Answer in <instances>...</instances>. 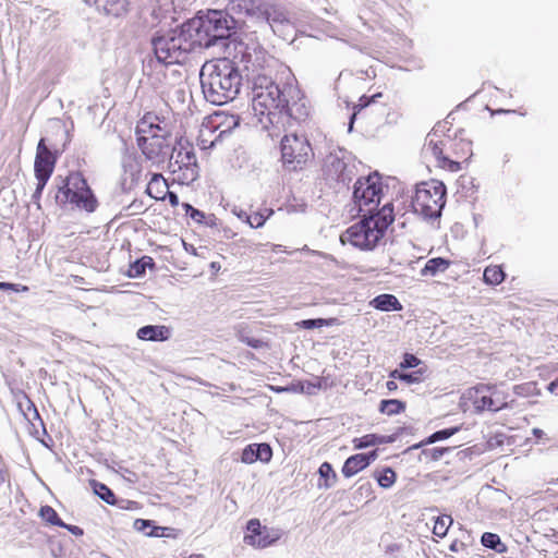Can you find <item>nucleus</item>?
Masks as SVG:
<instances>
[{"mask_svg": "<svg viewBox=\"0 0 558 558\" xmlns=\"http://www.w3.org/2000/svg\"><path fill=\"white\" fill-rule=\"evenodd\" d=\"M134 527L137 531L144 532L146 535H154L153 531H147L148 527H151V522L144 519H137L134 522Z\"/></svg>", "mask_w": 558, "mask_h": 558, "instance_id": "8fccbe9b", "label": "nucleus"}, {"mask_svg": "<svg viewBox=\"0 0 558 558\" xmlns=\"http://www.w3.org/2000/svg\"><path fill=\"white\" fill-rule=\"evenodd\" d=\"M335 322H336V318H329V319L315 318V319H304V320L300 322L299 325L305 329H315V328H320L324 326H331Z\"/></svg>", "mask_w": 558, "mask_h": 558, "instance_id": "79ce46f5", "label": "nucleus"}, {"mask_svg": "<svg viewBox=\"0 0 558 558\" xmlns=\"http://www.w3.org/2000/svg\"><path fill=\"white\" fill-rule=\"evenodd\" d=\"M247 533L244 535V543L255 548H266L276 543L279 533L263 526L258 519H251L246 523Z\"/></svg>", "mask_w": 558, "mask_h": 558, "instance_id": "4468645a", "label": "nucleus"}, {"mask_svg": "<svg viewBox=\"0 0 558 558\" xmlns=\"http://www.w3.org/2000/svg\"><path fill=\"white\" fill-rule=\"evenodd\" d=\"M153 266H154L153 258L149 256H143L142 258L135 260L134 263H132L130 265L129 270H128V276L130 278H140L145 274L147 267H153Z\"/></svg>", "mask_w": 558, "mask_h": 558, "instance_id": "cd10ccee", "label": "nucleus"}, {"mask_svg": "<svg viewBox=\"0 0 558 558\" xmlns=\"http://www.w3.org/2000/svg\"><path fill=\"white\" fill-rule=\"evenodd\" d=\"M157 131H161L158 125H149V134L141 135L143 130H137V145L147 160L154 166H160L165 163L173 150L172 136L169 133L159 134Z\"/></svg>", "mask_w": 558, "mask_h": 558, "instance_id": "9d476101", "label": "nucleus"}, {"mask_svg": "<svg viewBox=\"0 0 558 558\" xmlns=\"http://www.w3.org/2000/svg\"><path fill=\"white\" fill-rule=\"evenodd\" d=\"M468 398L472 401L477 412L493 411L492 386L481 384L468 390Z\"/></svg>", "mask_w": 558, "mask_h": 558, "instance_id": "6ab92c4d", "label": "nucleus"}, {"mask_svg": "<svg viewBox=\"0 0 558 558\" xmlns=\"http://www.w3.org/2000/svg\"><path fill=\"white\" fill-rule=\"evenodd\" d=\"M5 482H9V473L0 457V486Z\"/></svg>", "mask_w": 558, "mask_h": 558, "instance_id": "864d4df0", "label": "nucleus"}, {"mask_svg": "<svg viewBox=\"0 0 558 558\" xmlns=\"http://www.w3.org/2000/svg\"><path fill=\"white\" fill-rule=\"evenodd\" d=\"M458 430H459V427H451V428H445V429L437 430V432L433 433L429 437H427L425 440L409 447L408 450L411 451V450L421 448L423 445L434 444L439 440L448 439L449 437L454 435Z\"/></svg>", "mask_w": 558, "mask_h": 558, "instance_id": "bb28decb", "label": "nucleus"}, {"mask_svg": "<svg viewBox=\"0 0 558 558\" xmlns=\"http://www.w3.org/2000/svg\"><path fill=\"white\" fill-rule=\"evenodd\" d=\"M439 165L441 167L448 168L452 172H457L461 169L460 162L453 161L446 156L442 158V160L439 162Z\"/></svg>", "mask_w": 558, "mask_h": 558, "instance_id": "3c124183", "label": "nucleus"}, {"mask_svg": "<svg viewBox=\"0 0 558 558\" xmlns=\"http://www.w3.org/2000/svg\"><path fill=\"white\" fill-rule=\"evenodd\" d=\"M189 558H205L202 554L190 555Z\"/></svg>", "mask_w": 558, "mask_h": 558, "instance_id": "774afa93", "label": "nucleus"}, {"mask_svg": "<svg viewBox=\"0 0 558 558\" xmlns=\"http://www.w3.org/2000/svg\"><path fill=\"white\" fill-rule=\"evenodd\" d=\"M266 217L260 213H254L253 215L246 216V222L252 228H260L264 226Z\"/></svg>", "mask_w": 558, "mask_h": 558, "instance_id": "49530a36", "label": "nucleus"}, {"mask_svg": "<svg viewBox=\"0 0 558 558\" xmlns=\"http://www.w3.org/2000/svg\"><path fill=\"white\" fill-rule=\"evenodd\" d=\"M199 81L205 99L220 106L236 98L243 78L234 62L228 58H221L203 64Z\"/></svg>", "mask_w": 558, "mask_h": 558, "instance_id": "f257e3e1", "label": "nucleus"}, {"mask_svg": "<svg viewBox=\"0 0 558 558\" xmlns=\"http://www.w3.org/2000/svg\"><path fill=\"white\" fill-rule=\"evenodd\" d=\"M492 398L494 402L493 412H497L508 407L507 395L498 390L496 386H492Z\"/></svg>", "mask_w": 558, "mask_h": 558, "instance_id": "a19ab883", "label": "nucleus"}, {"mask_svg": "<svg viewBox=\"0 0 558 558\" xmlns=\"http://www.w3.org/2000/svg\"><path fill=\"white\" fill-rule=\"evenodd\" d=\"M123 9V0H102L96 10L107 15L118 16Z\"/></svg>", "mask_w": 558, "mask_h": 558, "instance_id": "473e14b6", "label": "nucleus"}, {"mask_svg": "<svg viewBox=\"0 0 558 558\" xmlns=\"http://www.w3.org/2000/svg\"><path fill=\"white\" fill-rule=\"evenodd\" d=\"M320 482L318 483L319 488L328 489L332 487L337 482V473L329 462H324L318 469Z\"/></svg>", "mask_w": 558, "mask_h": 558, "instance_id": "a878e982", "label": "nucleus"}, {"mask_svg": "<svg viewBox=\"0 0 558 558\" xmlns=\"http://www.w3.org/2000/svg\"><path fill=\"white\" fill-rule=\"evenodd\" d=\"M397 439L396 435L379 436L376 434H367L360 438L353 439L354 449H364L375 445L391 444Z\"/></svg>", "mask_w": 558, "mask_h": 558, "instance_id": "b1692460", "label": "nucleus"}, {"mask_svg": "<svg viewBox=\"0 0 558 558\" xmlns=\"http://www.w3.org/2000/svg\"><path fill=\"white\" fill-rule=\"evenodd\" d=\"M210 269L214 271H218L220 269V264L218 262H211Z\"/></svg>", "mask_w": 558, "mask_h": 558, "instance_id": "69168bd1", "label": "nucleus"}, {"mask_svg": "<svg viewBox=\"0 0 558 558\" xmlns=\"http://www.w3.org/2000/svg\"><path fill=\"white\" fill-rule=\"evenodd\" d=\"M396 477V472L391 468H385L376 478L380 487L390 488L395 484Z\"/></svg>", "mask_w": 558, "mask_h": 558, "instance_id": "ea45409f", "label": "nucleus"}, {"mask_svg": "<svg viewBox=\"0 0 558 558\" xmlns=\"http://www.w3.org/2000/svg\"><path fill=\"white\" fill-rule=\"evenodd\" d=\"M92 486L94 489V493L104 501H106L108 505H114L116 504V496L113 492L105 484L93 481Z\"/></svg>", "mask_w": 558, "mask_h": 558, "instance_id": "72a5a7b5", "label": "nucleus"}, {"mask_svg": "<svg viewBox=\"0 0 558 558\" xmlns=\"http://www.w3.org/2000/svg\"><path fill=\"white\" fill-rule=\"evenodd\" d=\"M57 180H59L54 194L57 205L63 207L66 204H73L86 213L96 210L98 201L82 173L71 172L66 178L58 177Z\"/></svg>", "mask_w": 558, "mask_h": 558, "instance_id": "423d86ee", "label": "nucleus"}, {"mask_svg": "<svg viewBox=\"0 0 558 558\" xmlns=\"http://www.w3.org/2000/svg\"><path fill=\"white\" fill-rule=\"evenodd\" d=\"M371 305L383 312L401 311L402 305L393 294H379L371 301Z\"/></svg>", "mask_w": 558, "mask_h": 558, "instance_id": "393cba45", "label": "nucleus"}, {"mask_svg": "<svg viewBox=\"0 0 558 558\" xmlns=\"http://www.w3.org/2000/svg\"><path fill=\"white\" fill-rule=\"evenodd\" d=\"M215 141H216V140L210 141V143L207 145V140L202 138V140H201V147H202L203 149L208 148V147H213V146L215 145Z\"/></svg>", "mask_w": 558, "mask_h": 558, "instance_id": "052dcab7", "label": "nucleus"}, {"mask_svg": "<svg viewBox=\"0 0 558 558\" xmlns=\"http://www.w3.org/2000/svg\"><path fill=\"white\" fill-rule=\"evenodd\" d=\"M380 178L377 172L356 180L353 189V202L359 214L375 215L381 195Z\"/></svg>", "mask_w": 558, "mask_h": 558, "instance_id": "9b49d317", "label": "nucleus"}, {"mask_svg": "<svg viewBox=\"0 0 558 558\" xmlns=\"http://www.w3.org/2000/svg\"><path fill=\"white\" fill-rule=\"evenodd\" d=\"M288 22V13L284 8L269 1L264 23L268 24L274 33H276L279 26Z\"/></svg>", "mask_w": 558, "mask_h": 558, "instance_id": "5701e85b", "label": "nucleus"}, {"mask_svg": "<svg viewBox=\"0 0 558 558\" xmlns=\"http://www.w3.org/2000/svg\"><path fill=\"white\" fill-rule=\"evenodd\" d=\"M36 179H37V186L32 196V201L34 204H36L37 208H40L39 199H40L41 193H43L49 179H46L43 177H36Z\"/></svg>", "mask_w": 558, "mask_h": 558, "instance_id": "c03bdc74", "label": "nucleus"}, {"mask_svg": "<svg viewBox=\"0 0 558 558\" xmlns=\"http://www.w3.org/2000/svg\"><path fill=\"white\" fill-rule=\"evenodd\" d=\"M405 410V403L398 399L381 400L379 411L386 415H396Z\"/></svg>", "mask_w": 558, "mask_h": 558, "instance_id": "c85d7f7f", "label": "nucleus"}, {"mask_svg": "<svg viewBox=\"0 0 558 558\" xmlns=\"http://www.w3.org/2000/svg\"><path fill=\"white\" fill-rule=\"evenodd\" d=\"M313 156L312 146L304 134L295 132L286 134L281 138V159L283 165L295 170L306 163Z\"/></svg>", "mask_w": 558, "mask_h": 558, "instance_id": "ddd939ff", "label": "nucleus"}, {"mask_svg": "<svg viewBox=\"0 0 558 558\" xmlns=\"http://www.w3.org/2000/svg\"><path fill=\"white\" fill-rule=\"evenodd\" d=\"M233 59L234 65H242L243 71H246V76L252 81L253 76L260 74L259 71L264 70L267 61L268 53L263 46L252 36L244 38L233 39Z\"/></svg>", "mask_w": 558, "mask_h": 558, "instance_id": "6e6552de", "label": "nucleus"}, {"mask_svg": "<svg viewBox=\"0 0 558 558\" xmlns=\"http://www.w3.org/2000/svg\"><path fill=\"white\" fill-rule=\"evenodd\" d=\"M444 132V126L440 124L436 125L430 133L427 134L424 144V151L430 153L440 162L444 156V148L451 140H439L438 133Z\"/></svg>", "mask_w": 558, "mask_h": 558, "instance_id": "aec40b11", "label": "nucleus"}, {"mask_svg": "<svg viewBox=\"0 0 558 558\" xmlns=\"http://www.w3.org/2000/svg\"><path fill=\"white\" fill-rule=\"evenodd\" d=\"M63 527L66 529L69 532H71L75 536L83 535V530L77 525L65 524V526H63Z\"/></svg>", "mask_w": 558, "mask_h": 558, "instance_id": "5fc2aeb1", "label": "nucleus"}, {"mask_svg": "<svg viewBox=\"0 0 558 558\" xmlns=\"http://www.w3.org/2000/svg\"><path fill=\"white\" fill-rule=\"evenodd\" d=\"M484 281L488 284H499L505 279V274L500 266H488L484 270Z\"/></svg>", "mask_w": 558, "mask_h": 558, "instance_id": "f704fd0d", "label": "nucleus"}, {"mask_svg": "<svg viewBox=\"0 0 558 558\" xmlns=\"http://www.w3.org/2000/svg\"><path fill=\"white\" fill-rule=\"evenodd\" d=\"M386 386L389 391H395L398 389V385L395 380H388Z\"/></svg>", "mask_w": 558, "mask_h": 558, "instance_id": "bf43d9fd", "label": "nucleus"}, {"mask_svg": "<svg viewBox=\"0 0 558 558\" xmlns=\"http://www.w3.org/2000/svg\"><path fill=\"white\" fill-rule=\"evenodd\" d=\"M389 376L395 378V379H399L400 380V376H403V373L400 372L399 369H395V371L390 372Z\"/></svg>", "mask_w": 558, "mask_h": 558, "instance_id": "680f3d73", "label": "nucleus"}, {"mask_svg": "<svg viewBox=\"0 0 558 558\" xmlns=\"http://www.w3.org/2000/svg\"><path fill=\"white\" fill-rule=\"evenodd\" d=\"M136 336L145 341H166L170 338V328L163 325H146L141 327Z\"/></svg>", "mask_w": 558, "mask_h": 558, "instance_id": "4be33fe9", "label": "nucleus"}, {"mask_svg": "<svg viewBox=\"0 0 558 558\" xmlns=\"http://www.w3.org/2000/svg\"><path fill=\"white\" fill-rule=\"evenodd\" d=\"M310 116V106L303 94L298 87L288 86V101L281 111L272 113L275 122L272 131L269 133L271 137L279 136L281 131H287L292 126L293 122H302Z\"/></svg>", "mask_w": 558, "mask_h": 558, "instance_id": "1a4fd4ad", "label": "nucleus"}, {"mask_svg": "<svg viewBox=\"0 0 558 558\" xmlns=\"http://www.w3.org/2000/svg\"><path fill=\"white\" fill-rule=\"evenodd\" d=\"M0 290H3V291L12 290L15 292H20V291H27L28 288L26 286H21V284L11 283V282H0Z\"/></svg>", "mask_w": 558, "mask_h": 558, "instance_id": "603ef678", "label": "nucleus"}, {"mask_svg": "<svg viewBox=\"0 0 558 558\" xmlns=\"http://www.w3.org/2000/svg\"><path fill=\"white\" fill-rule=\"evenodd\" d=\"M446 186L440 181L420 183L412 201L414 213L426 220L439 219L446 204Z\"/></svg>", "mask_w": 558, "mask_h": 558, "instance_id": "0eeeda50", "label": "nucleus"}, {"mask_svg": "<svg viewBox=\"0 0 558 558\" xmlns=\"http://www.w3.org/2000/svg\"><path fill=\"white\" fill-rule=\"evenodd\" d=\"M268 2L266 0H231L227 10L233 14L244 15L253 21L264 23Z\"/></svg>", "mask_w": 558, "mask_h": 558, "instance_id": "dca6fc26", "label": "nucleus"}, {"mask_svg": "<svg viewBox=\"0 0 558 558\" xmlns=\"http://www.w3.org/2000/svg\"><path fill=\"white\" fill-rule=\"evenodd\" d=\"M548 390L551 393L558 395V378L548 385Z\"/></svg>", "mask_w": 558, "mask_h": 558, "instance_id": "13d9d810", "label": "nucleus"}, {"mask_svg": "<svg viewBox=\"0 0 558 558\" xmlns=\"http://www.w3.org/2000/svg\"><path fill=\"white\" fill-rule=\"evenodd\" d=\"M377 450L366 453H356L349 457L342 466V474L344 477H352L360 471L366 469L373 461L377 459Z\"/></svg>", "mask_w": 558, "mask_h": 558, "instance_id": "a211bd4d", "label": "nucleus"}, {"mask_svg": "<svg viewBox=\"0 0 558 558\" xmlns=\"http://www.w3.org/2000/svg\"><path fill=\"white\" fill-rule=\"evenodd\" d=\"M453 520L450 515H440L436 519L433 533L438 537H445Z\"/></svg>", "mask_w": 558, "mask_h": 558, "instance_id": "e433bc0d", "label": "nucleus"}, {"mask_svg": "<svg viewBox=\"0 0 558 558\" xmlns=\"http://www.w3.org/2000/svg\"><path fill=\"white\" fill-rule=\"evenodd\" d=\"M102 0H84V2L90 7H95L96 9L100 4Z\"/></svg>", "mask_w": 558, "mask_h": 558, "instance_id": "e2e57ef3", "label": "nucleus"}, {"mask_svg": "<svg viewBox=\"0 0 558 558\" xmlns=\"http://www.w3.org/2000/svg\"><path fill=\"white\" fill-rule=\"evenodd\" d=\"M465 548V544L462 543V542H459V541H453L450 546H449V549L451 551H459V550H462Z\"/></svg>", "mask_w": 558, "mask_h": 558, "instance_id": "4d7b16f0", "label": "nucleus"}, {"mask_svg": "<svg viewBox=\"0 0 558 558\" xmlns=\"http://www.w3.org/2000/svg\"><path fill=\"white\" fill-rule=\"evenodd\" d=\"M167 197L171 206L174 207L179 205V196L174 192L168 191Z\"/></svg>", "mask_w": 558, "mask_h": 558, "instance_id": "6e6d98bb", "label": "nucleus"}, {"mask_svg": "<svg viewBox=\"0 0 558 558\" xmlns=\"http://www.w3.org/2000/svg\"><path fill=\"white\" fill-rule=\"evenodd\" d=\"M252 110L262 129L272 131V113L281 111L288 101V86L281 88L270 76L256 74L252 78Z\"/></svg>", "mask_w": 558, "mask_h": 558, "instance_id": "20e7f679", "label": "nucleus"}, {"mask_svg": "<svg viewBox=\"0 0 558 558\" xmlns=\"http://www.w3.org/2000/svg\"><path fill=\"white\" fill-rule=\"evenodd\" d=\"M40 518L57 526H65V523L59 518L57 511L50 506H43L39 510Z\"/></svg>", "mask_w": 558, "mask_h": 558, "instance_id": "c9c22d12", "label": "nucleus"}, {"mask_svg": "<svg viewBox=\"0 0 558 558\" xmlns=\"http://www.w3.org/2000/svg\"><path fill=\"white\" fill-rule=\"evenodd\" d=\"M229 12V10H208L205 14L185 22L186 29L195 40L197 49L218 44L227 46L226 40L231 37L236 27V20Z\"/></svg>", "mask_w": 558, "mask_h": 558, "instance_id": "7ed1b4c3", "label": "nucleus"}, {"mask_svg": "<svg viewBox=\"0 0 558 558\" xmlns=\"http://www.w3.org/2000/svg\"><path fill=\"white\" fill-rule=\"evenodd\" d=\"M57 157L47 147L45 138H40L37 145L36 158L34 163L35 177L50 179L54 169Z\"/></svg>", "mask_w": 558, "mask_h": 558, "instance_id": "f3484780", "label": "nucleus"}, {"mask_svg": "<svg viewBox=\"0 0 558 558\" xmlns=\"http://www.w3.org/2000/svg\"><path fill=\"white\" fill-rule=\"evenodd\" d=\"M168 168L172 173L180 172L179 180L182 183H192L199 175V167L193 147L179 143L168 159Z\"/></svg>", "mask_w": 558, "mask_h": 558, "instance_id": "f8f14e48", "label": "nucleus"}, {"mask_svg": "<svg viewBox=\"0 0 558 558\" xmlns=\"http://www.w3.org/2000/svg\"><path fill=\"white\" fill-rule=\"evenodd\" d=\"M320 379H317L316 381H305L302 384V391L306 392L307 395H314L317 390L320 389Z\"/></svg>", "mask_w": 558, "mask_h": 558, "instance_id": "09e8293b", "label": "nucleus"}, {"mask_svg": "<svg viewBox=\"0 0 558 558\" xmlns=\"http://www.w3.org/2000/svg\"><path fill=\"white\" fill-rule=\"evenodd\" d=\"M449 267V262L442 257H435L425 264L424 268L422 269V275L427 276H434L437 272H442Z\"/></svg>", "mask_w": 558, "mask_h": 558, "instance_id": "7c9ffc66", "label": "nucleus"}, {"mask_svg": "<svg viewBox=\"0 0 558 558\" xmlns=\"http://www.w3.org/2000/svg\"><path fill=\"white\" fill-rule=\"evenodd\" d=\"M272 457V450L268 444H253L248 445L242 452V462L254 463L257 460L268 462Z\"/></svg>", "mask_w": 558, "mask_h": 558, "instance_id": "412c9836", "label": "nucleus"}, {"mask_svg": "<svg viewBox=\"0 0 558 558\" xmlns=\"http://www.w3.org/2000/svg\"><path fill=\"white\" fill-rule=\"evenodd\" d=\"M360 215L363 217L361 221L349 227L340 235V241L360 250H373L393 221V206L387 203L375 215Z\"/></svg>", "mask_w": 558, "mask_h": 558, "instance_id": "39448f33", "label": "nucleus"}, {"mask_svg": "<svg viewBox=\"0 0 558 558\" xmlns=\"http://www.w3.org/2000/svg\"><path fill=\"white\" fill-rule=\"evenodd\" d=\"M239 218L243 219L245 218L246 219V216H248L245 211L241 210L240 213L236 214Z\"/></svg>", "mask_w": 558, "mask_h": 558, "instance_id": "338daca9", "label": "nucleus"}, {"mask_svg": "<svg viewBox=\"0 0 558 558\" xmlns=\"http://www.w3.org/2000/svg\"><path fill=\"white\" fill-rule=\"evenodd\" d=\"M150 45L154 56H148L143 60V72L147 75H150L159 65L182 64L187 60L189 54L197 49L185 23L154 36Z\"/></svg>", "mask_w": 558, "mask_h": 558, "instance_id": "f03ea898", "label": "nucleus"}, {"mask_svg": "<svg viewBox=\"0 0 558 558\" xmlns=\"http://www.w3.org/2000/svg\"><path fill=\"white\" fill-rule=\"evenodd\" d=\"M161 185H165V182H162V175L159 173H154L150 181L148 182L146 193L155 199L162 198V196L158 195L161 193V191H159Z\"/></svg>", "mask_w": 558, "mask_h": 558, "instance_id": "58836bf2", "label": "nucleus"}, {"mask_svg": "<svg viewBox=\"0 0 558 558\" xmlns=\"http://www.w3.org/2000/svg\"><path fill=\"white\" fill-rule=\"evenodd\" d=\"M423 374L424 371L422 368L411 373H403V376H400V380L405 381L408 384H418L423 379Z\"/></svg>", "mask_w": 558, "mask_h": 558, "instance_id": "a18cd8bd", "label": "nucleus"}, {"mask_svg": "<svg viewBox=\"0 0 558 558\" xmlns=\"http://www.w3.org/2000/svg\"><path fill=\"white\" fill-rule=\"evenodd\" d=\"M324 172L327 178L348 185L354 175V166L347 162L343 157L330 154L325 160Z\"/></svg>", "mask_w": 558, "mask_h": 558, "instance_id": "2eb2a0df", "label": "nucleus"}, {"mask_svg": "<svg viewBox=\"0 0 558 558\" xmlns=\"http://www.w3.org/2000/svg\"><path fill=\"white\" fill-rule=\"evenodd\" d=\"M450 448L448 447H436L432 449L422 450L418 459L420 461H438Z\"/></svg>", "mask_w": 558, "mask_h": 558, "instance_id": "4c0bfd02", "label": "nucleus"}, {"mask_svg": "<svg viewBox=\"0 0 558 558\" xmlns=\"http://www.w3.org/2000/svg\"><path fill=\"white\" fill-rule=\"evenodd\" d=\"M421 364L420 359H417L414 354L405 353L403 355V360L400 363L401 368H414Z\"/></svg>", "mask_w": 558, "mask_h": 558, "instance_id": "de8ad7c7", "label": "nucleus"}, {"mask_svg": "<svg viewBox=\"0 0 558 558\" xmlns=\"http://www.w3.org/2000/svg\"><path fill=\"white\" fill-rule=\"evenodd\" d=\"M182 206L185 209L186 215H189L191 217V219H193L194 221H196L198 223H203L204 222L205 214L203 211H201L197 208H194L189 203H184Z\"/></svg>", "mask_w": 558, "mask_h": 558, "instance_id": "37998d69", "label": "nucleus"}, {"mask_svg": "<svg viewBox=\"0 0 558 558\" xmlns=\"http://www.w3.org/2000/svg\"><path fill=\"white\" fill-rule=\"evenodd\" d=\"M383 95L381 93L374 94L373 96H362L359 100V104L354 105L353 107V113L350 117L349 121V132L353 129V123L356 118V116L366 107H368L372 102H375L377 98H380Z\"/></svg>", "mask_w": 558, "mask_h": 558, "instance_id": "2f4dec72", "label": "nucleus"}, {"mask_svg": "<svg viewBox=\"0 0 558 558\" xmlns=\"http://www.w3.org/2000/svg\"><path fill=\"white\" fill-rule=\"evenodd\" d=\"M483 546L495 550L496 553H505L507 546L501 542L498 534L485 532L481 537Z\"/></svg>", "mask_w": 558, "mask_h": 558, "instance_id": "c756f323", "label": "nucleus"}, {"mask_svg": "<svg viewBox=\"0 0 558 558\" xmlns=\"http://www.w3.org/2000/svg\"><path fill=\"white\" fill-rule=\"evenodd\" d=\"M532 433L537 438H542L545 435L544 430L541 428H533Z\"/></svg>", "mask_w": 558, "mask_h": 558, "instance_id": "0e129e2a", "label": "nucleus"}]
</instances>
